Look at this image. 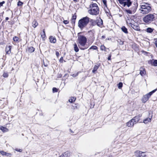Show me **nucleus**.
Here are the masks:
<instances>
[{
  "label": "nucleus",
  "instance_id": "1",
  "mask_svg": "<svg viewBox=\"0 0 157 157\" xmlns=\"http://www.w3.org/2000/svg\"><path fill=\"white\" fill-rule=\"evenodd\" d=\"M140 6L139 9L140 13L143 14H147L151 10V5L147 3H142Z\"/></svg>",
  "mask_w": 157,
  "mask_h": 157
},
{
  "label": "nucleus",
  "instance_id": "2",
  "mask_svg": "<svg viewBox=\"0 0 157 157\" xmlns=\"http://www.w3.org/2000/svg\"><path fill=\"white\" fill-rule=\"evenodd\" d=\"M99 8L96 3H93L90 5L89 10L88 13L92 15H97L99 14Z\"/></svg>",
  "mask_w": 157,
  "mask_h": 157
},
{
  "label": "nucleus",
  "instance_id": "3",
  "mask_svg": "<svg viewBox=\"0 0 157 157\" xmlns=\"http://www.w3.org/2000/svg\"><path fill=\"white\" fill-rule=\"evenodd\" d=\"M77 42L78 46L81 49L84 50L86 48H82L80 47V46H84L86 44L87 42V38L86 36L82 35H78L77 39Z\"/></svg>",
  "mask_w": 157,
  "mask_h": 157
},
{
  "label": "nucleus",
  "instance_id": "4",
  "mask_svg": "<svg viewBox=\"0 0 157 157\" xmlns=\"http://www.w3.org/2000/svg\"><path fill=\"white\" fill-rule=\"evenodd\" d=\"M89 21L90 18L89 17H83L78 21V26L81 30H82L86 26Z\"/></svg>",
  "mask_w": 157,
  "mask_h": 157
},
{
  "label": "nucleus",
  "instance_id": "5",
  "mask_svg": "<svg viewBox=\"0 0 157 157\" xmlns=\"http://www.w3.org/2000/svg\"><path fill=\"white\" fill-rule=\"evenodd\" d=\"M155 20V15L154 14H148L143 18V21L145 24H149Z\"/></svg>",
  "mask_w": 157,
  "mask_h": 157
},
{
  "label": "nucleus",
  "instance_id": "6",
  "mask_svg": "<svg viewBox=\"0 0 157 157\" xmlns=\"http://www.w3.org/2000/svg\"><path fill=\"white\" fill-rule=\"evenodd\" d=\"M157 90V89H155L152 90V91L144 95L142 98V101L143 103L146 102L148 100L150 97L151 95Z\"/></svg>",
  "mask_w": 157,
  "mask_h": 157
},
{
  "label": "nucleus",
  "instance_id": "7",
  "mask_svg": "<svg viewBox=\"0 0 157 157\" xmlns=\"http://www.w3.org/2000/svg\"><path fill=\"white\" fill-rule=\"evenodd\" d=\"M138 6V4L136 3L134 4L132 6L129 10H125V11L127 13L129 14H132L134 13L136 11Z\"/></svg>",
  "mask_w": 157,
  "mask_h": 157
},
{
  "label": "nucleus",
  "instance_id": "8",
  "mask_svg": "<svg viewBox=\"0 0 157 157\" xmlns=\"http://www.w3.org/2000/svg\"><path fill=\"white\" fill-rule=\"evenodd\" d=\"M119 3L122 5L123 6L129 7L132 4L131 0H118Z\"/></svg>",
  "mask_w": 157,
  "mask_h": 157
},
{
  "label": "nucleus",
  "instance_id": "9",
  "mask_svg": "<svg viewBox=\"0 0 157 157\" xmlns=\"http://www.w3.org/2000/svg\"><path fill=\"white\" fill-rule=\"evenodd\" d=\"M130 26L134 29L136 31H139L140 30V28L137 24H133L131 23H129Z\"/></svg>",
  "mask_w": 157,
  "mask_h": 157
},
{
  "label": "nucleus",
  "instance_id": "10",
  "mask_svg": "<svg viewBox=\"0 0 157 157\" xmlns=\"http://www.w3.org/2000/svg\"><path fill=\"white\" fill-rule=\"evenodd\" d=\"M140 74L142 76H145L146 74V71L145 68L143 67H141L140 69Z\"/></svg>",
  "mask_w": 157,
  "mask_h": 157
},
{
  "label": "nucleus",
  "instance_id": "11",
  "mask_svg": "<svg viewBox=\"0 0 157 157\" xmlns=\"http://www.w3.org/2000/svg\"><path fill=\"white\" fill-rule=\"evenodd\" d=\"M141 116L139 114V115L134 117L132 120L136 124L139 121L140 117Z\"/></svg>",
  "mask_w": 157,
  "mask_h": 157
},
{
  "label": "nucleus",
  "instance_id": "12",
  "mask_svg": "<svg viewBox=\"0 0 157 157\" xmlns=\"http://www.w3.org/2000/svg\"><path fill=\"white\" fill-rule=\"evenodd\" d=\"M96 21V25H97L98 26L102 27L103 26V21L100 18L99 19L97 20Z\"/></svg>",
  "mask_w": 157,
  "mask_h": 157
},
{
  "label": "nucleus",
  "instance_id": "13",
  "mask_svg": "<svg viewBox=\"0 0 157 157\" xmlns=\"http://www.w3.org/2000/svg\"><path fill=\"white\" fill-rule=\"evenodd\" d=\"M11 46L9 45L6 46V53L7 54H10L11 52Z\"/></svg>",
  "mask_w": 157,
  "mask_h": 157
},
{
  "label": "nucleus",
  "instance_id": "14",
  "mask_svg": "<svg viewBox=\"0 0 157 157\" xmlns=\"http://www.w3.org/2000/svg\"><path fill=\"white\" fill-rule=\"evenodd\" d=\"M0 130L3 132H8L9 131L8 128L1 125H0Z\"/></svg>",
  "mask_w": 157,
  "mask_h": 157
},
{
  "label": "nucleus",
  "instance_id": "15",
  "mask_svg": "<svg viewBox=\"0 0 157 157\" xmlns=\"http://www.w3.org/2000/svg\"><path fill=\"white\" fill-rule=\"evenodd\" d=\"M49 39L51 43H55L56 42V39L55 36H50Z\"/></svg>",
  "mask_w": 157,
  "mask_h": 157
},
{
  "label": "nucleus",
  "instance_id": "16",
  "mask_svg": "<svg viewBox=\"0 0 157 157\" xmlns=\"http://www.w3.org/2000/svg\"><path fill=\"white\" fill-rule=\"evenodd\" d=\"M96 21L90 18V21L89 22L91 26H94L95 25L97 24Z\"/></svg>",
  "mask_w": 157,
  "mask_h": 157
},
{
  "label": "nucleus",
  "instance_id": "17",
  "mask_svg": "<svg viewBox=\"0 0 157 157\" xmlns=\"http://www.w3.org/2000/svg\"><path fill=\"white\" fill-rule=\"evenodd\" d=\"M62 157H69L70 152L69 151H66L63 154L61 155Z\"/></svg>",
  "mask_w": 157,
  "mask_h": 157
},
{
  "label": "nucleus",
  "instance_id": "18",
  "mask_svg": "<svg viewBox=\"0 0 157 157\" xmlns=\"http://www.w3.org/2000/svg\"><path fill=\"white\" fill-rule=\"evenodd\" d=\"M134 123V122L132 121V119H131L129 122L127 123V125L128 127L133 126Z\"/></svg>",
  "mask_w": 157,
  "mask_h": 157
},
{
  "label": "nucleus",
  "instance_id": "19",
  "mask_svg": "<svg viewBox=\"0 0 157 157\" xmlns=\"http://www.w3.org/2000/svg\"><path fill=\"white\" fill-rule=\"evenodd\" d=\"M76 18V13L74 14L72 16L71 22L72 24H75V20Z\"/></svg>",
  "mask_w": 157,
  "mask_h": 157
},
{
  "label": "nucleus",
  "instance_id": "20",
  "mask_svg": "<svg viewBox=\"0 0 157 157\" xmlns=\"http://www.w3.org/2000/svg\"><path fill=\"white\" fill-rule=\"evenodd\" d=\"M99 67V65L98 64H97L96 65H95L94 66V68L92 70V72L94 73H95V71H97Z\"/></svg>",
  "mask_w": 157,
  "mask_h": 157
},
{
  "label": "nucleus",
  "instance_id": "21",
  "mask_svg": "<svg viewBox=\"0 0 157 157\" xmlns=\"http://www.w3.org/2000/svg\"><path fill=\"white\" fill-rule=\"evenodd\" d=\"M151 117H152V116L151 117V118L148 117V118H146L144 120L143 122L144 123H145V124H146L147 123L150 122L151 121Z\"/></svg>",
  "mask_w": 157,
  "mask_h": 157
},
{
  "label": "nucleus",
  "instance_id": "22",
  "mask_svg": "<svg viewBox=\"0 0 157 157\" xmlns=\"http://www.w3.org/2000/svg\"><path fill=\"white\" fill-rule=\"evenodd\" d=\"M32 24V26L34 28H36L38 25V23L36 20H34L33 21Z\"/></svg>",
  "mask_w": 157,
  "mask_h": 157
},
{
  "label": "nucleus",
  "instance_id": "23",
  "mask_svg": "<svg viewBox=\"0 0 157 157\" xmlns=\"http://www.w3.org/2000/svg\"><path fill=\"white\" fill-rule=\"evenodd\" d=\"M122 31L125 33H128V31L127 29L124 26H123L121 28Z\"/></svg>",
  "mask_w": 157,
  "mask_h": 157
},
{
  "label": "nucleus",
  "instance_id": "24",
  "mask_svg": "<svg viewBox=\"0 0 157 157\" xmlns=\"http://www.w3.org/2000/svg\"><path fill=\"white\" fill-rule=\"evenodd\" d=\"M141 151H136L135 152V155L137 157H140Z\"/></svg>",
  "mask_w": 157,
  "mask_h": 157
},
{
  "label": "nucleus",
  "instance_id": "25",
  "mask_svg": "<svg viewBox=\"0 0 157 157\" xmlns=\"http://www.w3.org/2000/svg\"><path fill=\"white\" fill-rule=\"evenodd\" d=\"M154 29L153 28L149 27L147 29L146 31L147 33H151L153 32Z\"/></svg>",
  "mask_w": 157,
  "mask_h": 157
},
{
  "label": "nucleus",
  "instance_id": "26",
  "mask_svg": "<svg viewBox=\"0 0 157 157\" xmlns=\"http://www.w3.org/2000/svg\"><path fill=\"white\" fill-rule=\"evenodd\" d=\"M151 65L154 66H157V60H153L151 61Z\"/></svg>",
  "mask_w": 157,
  "mask_h": 157
},
{
  "label": "nucleus",
  "instance_id": "27",
  "mask_svg": "<svg viewBox=\"0 0 157 157\" xmlns=\"http://www.w3.org/2000/svg\"><path fill=\"white\" fill-rule=\"evenodd\" d=\"M76 98L74 97H70L69 100V101L70 102L73 103V102H74Z\"/></svg>",
  "mask_w": 157,
  "mask_h": 157
},
{
  "label": "nucleus",
  "instance_id": "28",
  "mask_svg": "<svg viewBox=\"0 0 157 157\" xmlns=\"http://www.w3.org/2000/svg\"><path fill=\"white\" fill-rule=\"evenodd\" d=\"M35 48L33 47H30L28 48V52L30 53H32L34 52Z\"/></svg>",
  "mask_w": 157,
  "mask_h": 157
},
{
  "label": "nucleus",
  "instance_id": "29",
  "mask_svg": "<svg viewBox=\"0 0 157 157\" xmlns=\"http://www.w3.org/2000/svg\"><path fill=\"white\" fill-rule=\"evenodd\" d=\"M74 49L75 51L76 52H78L79 51V49L76 43L74 44Z\"/></svg>",
  "mask_w": 157,
  "mask_h": 157
},
{
  "label": "nucleus",
  "instance_id": "30",
  "mask_svg": "<svg viewBox=\"0 0 157 157\" xmlns=\"http://www.w3.org/2000/svg\"><path fill=\"white\" fill-rule=\"evenodd\" d=\"M41 36L43 38H44L46 37L44 29H43V32L41 33Z\"/></svg>",
  "mask_w": 157,
  "mask_h": 157
},
{
  "label": "nucleus",
  "instance_id": "31",
  "mask_svg": "<svg viewBox=\"0 0 157 157\" xmlns=\"http://www.w3.org/2000/svg\"><path fill=\"white\" fill-rule=\"evenodd\" d=\"M0 154H1L3 156H5V155H6V152H5L3 151H0Z\"/></svg>",
  "mask_w": 157,
  "mask_h": 157
},
{
  "label": "nucleus",
  "instance_id": "32",
  "mask_svg": "<svg viewBox=\"0 0 157 157\" xmlns=\"http://www.w3.org/2000/svg\"><path fill=\"white\" fill-rule=\"evenodd\" d=\"M98 49L97 47L96 46H92L89 48V49L96 50Z\"/></svg>",
  "mask_w": 157,
  "mask_h": 157
},
{
  "label": "nucleus",
  "instance_id": "33",
  "mask_svg": "<svg viewBox=\"0 0 157 157\" xmlns=\"http://www.w3.org/2000/svg\"><path fill=\"white\" fill-rule=\"evenodd\" d=\"M117 42L121 45H122L123 44V41H122L121 39H118L117 40Z\"/></svg>",
  "mask_w": 157,
  "mask_h": 157
},
{
  "label": "nucleus",
  "instance_id": "34",
  "mask_svg": "<svg viewBox=\"0 0 157 157\" xmlns=\"http://www.w3.org/2000/svg\"><path fill=\"white\" fill-rule=\"evenodd\" d=\"M106 48L104 45H101L100 46V49L102 51H106V50H105Z\"/></svg>",
  "mask_w": 157,
  "mask_h": 157
},
{
  "label": "nucleus",
  "instance_id": "35",
  "mask_svg": "<svg viewBox=\"0 0 157 157\" xmlns=\"http://www.w3.org/2000/svg\"><path fill=\"white\" fill-rule=\"evenodd\" d=\"M140 157H144L146 156V155L145 154L144 152L141 151V153L140 155Z\"/></svg>",
  "mask_w": 157,
  "mask_h": 157
},
{
  "label": "nucleus",
  "instance_id": "36",
  "mask_svg": "<svg viewBox=\"0 0 157 157\" xmlns=\"http://www.w3.org/2000/svg\"><path fill=\"white\" fill-rule=\"evenodd\" d=\"M118 88L121 89L122 87L123 84L122 82H120L118 84Z\"/></svg>",
  "mask_w": 157,
  "mask_h": 157
},
{
  "label": "nucleus",
  "instance_id": "37",
  "mask_svg": "<svg viewBox=\"0 0 157 157\" xmlns=\"http://www.w3.org/2000/svg\"><path fill=\"white\" fill-rule=\"evenodd\" d=\"M13 40L14 41H17L19 39V38L16 37V36H14L13 37Z\"/></svg>",
  "mask_w": 157,
  "mask_h": 157
},
{
  "label": "nucleus",
  "instance_id": "38",
  "mask_svg": "<svg viewBox=\"0 0 157 157\" xmlns=\"http://www.w3.org/2000/svg\"><path fill=\"white\" fill-rule=\"evenodd\" d=\"M103 3L104 5L107 7V1L106 0H102Z\"/></svg>",
  "mask_w": 157,
  "mask_h": 157
},
{
  "label": "nucleus",
  "instance_id": "39",
  "mask_svg": "<svg viewBox=\"0 0 157 157\" xmlns=\"http://www.w3.org/2000/svg\"><path fill=\"white\" fill-rule=\"evenodd\" d=\"M52 91L53 92H56L58 91V89L55 87H54L52 89Z\"/></svg>",
  "mask_w": 157,
  "mask_h": 157
},
{
  "label": "nucleus",
  "instance_id": "40",
  "mask_svg": "<svg viewBox=\"0 0 157 157\" xmlns=\"http://www.w3.org/2000/svg\"><path fill=\"white\" fill-rule=\"evenodd\" d=\"M23 4V2H21V1H19L18 2L17 5L18 6H22Z\"/></svg>",
  "mask_w": 157,
  "mask_h": 157
},
{
  "label": "nucleus",
  "instance_id": "41",
  "mask_svg": "<svg viewBox=\"0 0 157 157\" xmlns=\"http://www.w3.org/2000/svg\"><path fill=\"white\" fill-rule=\"evenodd\" d=\"M78 72H77L76 74H72V75H71V76L74 77H75L78 75Z\"/></svg>",
  "mask_w": 157,
  "mask_h": 157
},
{
  "label": "nucleus",
  "instance_id": "42",
  "mask_svg": "<svg viewBox=\"0 0 157 157\" xmlns=\"http://www.w3.org/2000/svg\"><path fill=\"white\" fill-rule=\"evenodd\" d=\"M3 76L5 78L8 77V74L7 73H4L3 75Z\"/></svg>",
  "mask_w": 157,
  "mask_h": 157
},
{
  "label": "nucleus",
  "instance_id": "43",
  "mask_svg": "<svg viewBox=\"0 0 157 157\" xmlns=\"http://www.w3.org/2000/svg\"><path fill=\"white\" fill-rule=\"evenodd\" d=\"M155 44L156 47L157 48V38L155 39Z\"/></svg>",
  "mask_w": 157,
  "mask_h": 157
},
{
  "label": "nucleus",
  "instance_id": "44",
  "mask_svg": "<svg viewBox=\"0 0 157 157\" xmlns=\"http://www.w3.org/2000/svg\"><path fill=\"white\" fill-rule=\"evenodd\" d=\"M16 151H18L19 152H21L22 151V150L21 149H18V148H16L15 150Z\"/></svg>",
  "mask_w": 157,
  "mask_h": 157
},
{
  "label": "nucleus",
  "instance_id": "45",
  "mask_svg": "<svg viewBox=\"0 0 157 157\" xmlns=\"http://www.w3.org/2000/svg\"><path fill=\"white\" fill-rule=\"evenodd\" d=\"M63 22L65 24H67L69 23V21L67 20H64Z\"/></svg>",
  "mask_w": 157,
  "mask_h": 157
},
{
  "label": "nucleus",
  "instance_id": "46",
  "mask_svg": "<svg viewBox=\"0 0 157 157\" xmlns=\"http://www.w3.org/2000/svg\"><path fill=\"white\" fill-rule=\"evenodd\" d=\"M63 57H61L59 59V62L61 63H62L63 62Z\"/></svg>",
  "mask_w": 157,
  "mask_h": 157
},
{
  "label": "nucleus",
  "instance_id": "47",
  "mask_svg": "<svg viewBox=\"0 0 157 157\" xmlns=\"http://www.w3.org/2000/svg\"><path fill=\"white\" fill-rule=\"evenodd\" d=\"M5 2L4 1H3L0 3V7L2 6H3V4L5 3Z\"/></svg>",
  "mask_w": 157,
  "mask_h": 157
},
{
  "label": "nucleus",
  "instance_id": "48",
  "mask_svg": "<svg viewBox=\"0 0 157 157\" xmlns=\"http://www.w3.org/2000/svg\"><path fill=\"white\" fill-rule=\"evenodd\" d=\"M43 65L45 67H47L48 65V64L47 63H45L44 61H43Z\"/></svg>",
  "mask_w": 157,
  "mask_h": 157
},
{
  "label": "nucleus",
  "instance_id": "49",
  "mask_svg": "<svg viewBox=\"0 0 157 157\" xmlns=\"http://www.w3.org/2000/svg\"><path fill=\"white\" fill-rule=\"evenodd\" d=\"M6 154H7L6 155H5V156H9L11 155L10 153H7V152H6Z\"/></svg>",
  "mask_w": 157,
  "mask_h": 157
},
{
  "label": "nucleus",
  "instance_id": "50",
  "mask_svg": "<svg viewBox=\"0 0 157 157\" xmlns=\"http://www.w3.org/2000/svg\"><path fill=\"white\" fill-rule=\"evenodd\" d=\"M56 55L58 57L59 55V53L58 52H56Z\"/></svg>",
  "mask_w": 157,
  "mask_h": 157
},
{
  "label": "nucleus",
  "instance_id": "51",
  "mask_svg": "<svg viewBox=\"0 0 157 157\" xmlns=\"http://www.w3.org/2000/svg\"><path fill=\"white\" fill-rule=\"evenodd\" d=\"M111 55H110L108 57V60H110V59H111Z\"/></svg>",
  "mask_w": 157,
  "mask_h": 157
},
{
  "label": "nucleus",
  "instance_id": "52",
  "mask_svg": "<svg viewBox=\"0 0 157 157\" xmlns=\"http://www.w3.org/2000/svg\"><path fill=\"white\" fill-rule=\"evenodd\" d=\"M69 130H70V132L71 133H74V132L73 131H72L71 129H70Z\"/></svg>",
  "mask_w": 157,
  "mask_h": 157
},
{
  "label": "nucleus",
  "instance_id": "53",
  "mask_svg": "<svg viewBox=\"0 0 157 157\" xmlns=\"http://www.w3.org/2000/svg\"><path fill=\"white\" fill-rule=\"evenodd\" d=\"M101 37L102 39H104L105 38V36H102Z\"/></svg>",
  "mask_w": 157,
  "mask_h": 157
},
{
  "label": "nucleus",
  "instance_id": "54",
  "mask_svg": "<svg viewBox=\"0 0 157 157\" xmlns=\"http://www.w3.org/2000/svg\"><path fill=\"white\" fill-rule=\"evenodd\" d=\"M9 19V18L8 17H6L5 18V20L6 21H7Z\"/></svg>",
  "mask_w": 157,
  "mask_h": 157
},
{
  "label": "nucleus",
  "instance_id": "55",
  "mask_svg": "<svg viewBox=\"0 0 157 157\" xmlns=\"http://www.w3.org/2000/svg\"><path fill=\"white\" fill-rule=\"evenodd\" d=\"M74 1H76V2H78V0H73Z\"/></svg>",
  "mask_w": 157,
  "mask_h": 157
},
{
  "label": "nucleus",
  "instance_id": "56",
  "mask_svg": "<svg viewBox=\"0 0 157 157\" xmlns=\"http://www.w3.org/2000/svg\"><path fill=\"white\" fill-rule=\"evenodd\" d=\"M59 76H60V77H61V75H59Z\"/></svg>",
  "mask_w": 157,
  "mask_h": 157
},
{
  "label": "nucleus",
  "instance_id": "57",
  "mask_svg": "<svg viewBox=\"0 0 157 157\" xmlns=\"http://www.w3.org/2000/svg\"><path fill=\"white\" fill-rule=\"evenodd\" d=\"M22 136H24V134H22Z\"/></svg>",
  "mask_w": 157,
  "mask_h": 157
},
{
  "label": "nucleus",
  "instance_id": "58",
  "mask_svg": "<svg viewBox=\"0 0 157 157\" xmlns=\"http://www.w3.org/2000/svg\"><path fill=\"white\" fill-rule=\"evenodd\" d=\"M59 157H62V156L60 155V156H59Z\"/></svg>",
  "mask_w": 157,
  "mask_h": 157
}]
</instances>
